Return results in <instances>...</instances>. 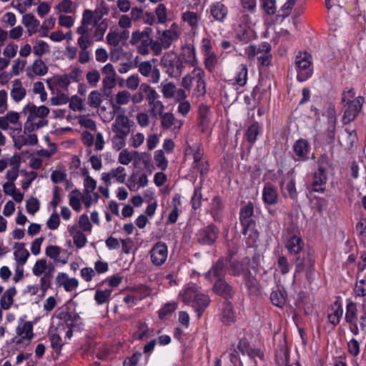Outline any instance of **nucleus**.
Returning a JSON list of instances; mask_svg holds the SVG:
<instances>
[{
	"mask_svg": "<svg viewBox=\"0 0 366 366\" xmlns=\"http://www.w3.org/2000/svg\"><path fill=\"white\" fill-rule=\"evenodd\" d=\"M182 301L191 305L194 311L197 313V317L200 318L208 307L210 299L208 295L202 294L196 285H188L182 294Z\"/></svg>",
	"mask_w": 366,
	"mask_h": 366,
	"instance_id": "f257e3e1",
	"label": "nucleus"
},
{
	"mask_svg": "<svg viewBox=\"0 0 366 366\" xmlns=\"http://www.w3.org/2000/svg\"><path fill=\"white\" fill-rule=\"evenodd\" d=\"M282 239L285 247L291 256H294L305 249L299 227L294 222H291L286 227L282 234Z\"/></svg>",
	"mask_w": 366,
	"mask_h": 366,
	"instance_id": "f03ea898",
	"label": "nucleus"
},
{
	"mask_svg": "<svg viewBox=\"0 0 366 366\" xmlns=\"http://www.w3.org/2000/svg\"><path fill=\"white\" fill-rule=\"evenodd\" d=\"M293 257V262L295 266L294 277H295L297 274L306 271L307 278L308 280L310 279L315 271V258L313 252L310 249L305 248Z\"/></svg>",
	"mask_w": 366,
	"mask_h": 366,
	"instance_id": "7ed1b4c3",
	"label": "nucleus"
},
{
	"mask_svg": "<svg viewBox=\"0 0 366 366\" xmlns=\"http://www.w3.org/2000/svg\"><path fill=\"white\" fill-rule=\"evenodd\" d=\"M160 64L165 73L172 78L180 77L185 68L181 56L174 52L170 51L164 54Z\"/></svg>",
	"mask_w": 366,
	"mask_h": 366,
	"instance_id": "20e7f679",
	"label": "nucleus"
},
{
	"mask_svg": "<svg viewBox=\"0 0 366 366\" xmlns=\"http://www.w3.org/2000/svg\"><path fill=\"white\" fill-rule=\"evenodd\" d=\"M297 79L299 81H305L311 77L313 73L312 57L307 52L300 53L295 58Z\"/></svg>",
	"mask_w": 366,
	"mask_h": 366,
	"instance_id": "39448f33",
	"label": "nucleus"
},
{
	"mask_svg": "<svg viewBox=\"0 0 366 366\" xmlns=\"http://www.w3.org/2000/svg\"><path fill=\"white\" fill-rule=\"evenodd\" d=\"M234 253L229 252L227 254L229 273L234 277H244L250 272V259L244 257L240 259L233 258Z\"/></svg>",
	"mask_w": 366,
	"mask_h": 366,
	"instance_id": "423d86ee",
	"label": "nucleus"
},
{
	"mask_svg": "<svg viewBox=\"0 0 366 366\" xmlns=\"http://www.w3.org/2000/svg\"><path fill=\"white\" fill-rule=\"evenodd\" d=\"M152 33V29L150 27H145L142 31H136L132 34L130 44L132 45L137 46L138 52L142 55L149 54V47L152 43V38L150 37Z\"/></svg>",
	"mask_w": 366,
	"mask_h": 366,
	"instance_id": "0eeeda50",
	"label": "nucleus"
},
{
	"mask_svg": "<svg viewBox=\"0 0 366 366\" xmlns=\"http://www.w3.org/2000/svg\"><path fill=\"white\" fill-rule=\"evenodd\" d=\"M219 235V228L214 224H210L199 229L195 234V239L198 244L202 246L213 245Z\"/></svg>",
	"mask_w": 366,
	"mask_h": 366,
	"instance_id": "6e6552de",
	"label": "nucleus"
},
{
	"mask_svg": "<svg viewBox=\"0 0 366 366\" xmlns=\"http://www.w3.org/2000/svg\"><path fill=\"white\" fill-rule=\"evenodd\" d=\"M95 16L92 11L86 9L83 12L81 25L77 28L76 32L80 35L77 40L78 45L86 46V44H89V38H90L89 28V25H94Z\"/></svg>",
	"mask_w": 366,
	"mask_h": 366,
	"instance_id": "1a4fd4ad",
	"label": "nucleus"
},
{
	"mask_svg": "<svg viewBox=\"0 0 366 366\" xmlns=\"http://www.w3.org/2000/svg\"><path fill=\"white\" fill-rule=\"evenodd\" d=\"M229 272L227 257H222L212 264L209 270L205 274V278L213 281L214 280H224L227 272Z\"/></svg>",
	"mask_w": 366,
	"mask_h": 366,
	"instance_id": "9d476101",
	"label": "nucleus"
},
{
	"mask_svg": "<svg viewBox=\"0 0 366 366\" xmlns=\"http://www.w3.org/2000/svg\"><path fill=\"white\" fill-rule=\"evenodd\" d=\"M363 102L364 98L362 97H357L355 99H348L346 102L347 108L344 112L342 118L344 124H350L357 117L362 109Z\"/></svg>",
	"mask_w": 366,
	"mask_h": 366,
	"instance_id": "9b49d317",
	"label": "nucleus"
},
{
	"mask_svg": "<svg viewBox=\"0 0 366 366\" xmlns=\"http://www.w3.org/2000/svg\"><path fill=\"white\" fill-rule=\"evenodd\" d=\"M149 253L152 264L156 266H161L167 258V246L164 242H158L152 247Z\"/></svg>",
	"mask_w": 366,
	"mask_h": 366,
	"instance_id": "f8f14e48",
	"label": "nucleus"
},
{
	"mask_svg": "<svg viewBox=\"0 0 366 366\" xmlns=\"http://www.w3.org/2000/svg\"><path fill=\"white\" fill-rule=\"evenodd\" d=\"M254 214V205L253 203L249 202L245 205L241 207L239 211V222L242 227L243 234H246L248 228L254 224L252 217Z\"/></svg>",
	"mask_w": 366,
	"mask_h": 366,
	"instance_id": "ddd939ff",
	"label": "nucleus"
},
{
	"mask_svg": "<svg viewBox=\"0 0 366 366\" xmlns=\"http://www.w3.org/2000/svg\"><path fill=\"white\" fill-rule=\"evenodd\" d=\"M23 112L24 114L29 113L28 120L34 121L36 118H44L46 117L49 113V109L47 107L44 105H41L37 107L34 104H27L23 108Z\"/></svg>",
	"mask_w": 366,
	"mask_h": 366,
	"instance_id": "4468645a",
	"label": "nucleus"
},
{
	"mask_svg": "<svg viewBox=\"0 0 366 366\" xmlns=\"http://www.w3.org/2000/svg\"><path fill=\"white\" fill-rule=\"evenodd\" d=\"M159 116L161 117V126L165 129H171L174 132H178L183 124V121L176 119L172 112H163Z\"/></svg>",
	"mask_w": 366,
	"mask_h": 366,
	"instance_id": "2eb2a0df",
	"label": "nucleus"
},
{
	"mask_svg": "<svg viewBox=\"0 0 366 366\" xmlns=\"http://www.w3.org/2000/svg\"><path fill=\"white\" fill-rule=\"evenodd\" d=\"M127 174L125 169L123 167H117L115 169H112L109 172H104L102 174V179L107 184H110L112 179H114L118 183H124Z\"/></svg>",
	"mask_w": 366,
	"mask_h": 366,
	"instance_id": "dca6fc26",
	"label": "nucleus"
},
{
	"mask_svg": "<svg viewBox=\"0 0 366 366\" xmlns=\"http://www.w3.org/2000/svg\"><path fill=\"white\" fill-rule=\"evenodd\" d=\"M209 13L214 20L223 23L228 15V9L222 2L217 1L209 6Z\"/></svg>",
	"mask_w": 366,
	"mask_h": 366,
	"instance_id": "f3484780",
	"label": "nucleus"
},
{
	"mask_svg": "<svg viewBox=\"0 0 366 366\" xmlns=\"http://www.w3.org/2000/svg\"><path fill=\"white\" fill-rule=\"evenodd\" d=\"M213 290L217 295L226 300L231 299L234 294V289L225 280H216L213 285Z\"/></svg>",
	"mask_w": 366,
	"mask_h": 366,
	"instance_id": "a211bd4d",
	"label": "nucleus"
},
{
	"mask_svg": "<svg viewBox=\"0 0 366 366\" xmlns=\"http://www.w3.org/2000/svg\"><path fill=\"white\" fill-rule=\"evenodd\" d=\"M327 177L324 172L316 171L312 175L311 189L312 192L323 193L325 191Z\"/></svg>",
	"mask_w": 366,
	"mask_h": 366,
	"instance_id": "6ab92c4d",
	"label": "nucleus"
},
{
	"mask_svg": "<svg viewBox=\"0 0 366 366\" xmlns=\"http://www.w3.org/2000/svg\"><path fill=\"white\" fill-rule=\"evenodd\" d=\"M193 79L196 82L195 91L198 96H203L206 93L205 74L200 67H194L192 70Z\"/></svg>",
	"mask_w": 366,
	"mask_h": 366,
	"instance_id": "aec40b11",
	"label": "nucleus"
},
{
	"mask_svg": "<svg viewBox=\"0 0 366 366\" xmlns=\"http://www.w3.org/2000/svg\"><path fill=\"white\" fill-rule=\"evenodd\" d=\"M293 151L299 160H307L310 151V146L308 142L304 139L297 140L293 145Z\"/></svg>",
	"mask_w": 366,
	"mask_h": 366,
	"instance_id": "412c9836",
	"label": "nucleus"
},
{
	"mask_svg": "<svg viewBox=\"0 0 366 366\" xmlns=\"http://www.w3.org/2000/svg\"><path fill=\"white\" fill-rule=\"evenodd\" d=\"M177 29V25L173 23L169 29H167L162 32L160 41L164 49H168L171 46L172 42L178 39L179 34Z\"/></svg>",
	"mask_w": 366,
	"mask_h": 366,
	"instance_id": "4be33fe9",
	"label": "nucleus"
},
{
	"mask_svg": "<svg viewBox=\"0 0 366 366\" xmlns=\"http://www.w3.org/2000/svg\"><path fill=\"white\" fill-rule=\"evenodd\" d=\"M243 281L249 295L258 296L260 294L259 285L251 272L243 277Z\"/></svg>",
	"mask_w": 366,
	"mask_h": 366,
	"instance_id": "5701e85b",
	"label": "nucleus"
},
{
	"mask_svg": "<svg viewBox=\"0 0 366 366\" xmlns=\"http://www.w3.org/2000/svg\"><path fill=\"white\" fill-rule=\"evenodd\" d=\"M271 51V45L268 42H262L258 45H249L246 49V53L249 59H253L259 54Z\"/></svg>",
	"mask_w": 366,
	"mask_h": 366,
	"instance_id": "b1692460",
	"label": "nucleus"
},
{
	"mask_svg": "<svg viewBox=\"0 0 366 366\" xmlns=\"http://www.w3.org/2000/svg\"><path fill=\"white\" fill-rule=\"evenodd\" d=\"M331 311L332 312L329 313L327 315L328 321L333 327H335L340 323L342 317L343 310L341 304L338 301H335L331 305Z\"/></svg>",
	"mask_w": 366,
	"mask_h": 366,
	"instance_id": "393cba45",
	"label": "nucleus"
},
{
	"mask_svg": "<svg viewBox=\"0 0 366 366\" xmlns=\"http://www.w3.org/2000/svg\"><path fill=\"white\" fill-rule=\"evenodd\" d=\"M14 248L16 249L14 252L15 260L17 262L18 264L23 266L26 264L30 255L29 252L25 249L24 243L23 242H16Z\"/></svg>",
	"mask_w": 366,
	"mask_h": 366,
	"instance_id": "a878e982",
	"label": "nucleus"
},
{
	"mask_svg": "<svg viewBox=\"0 0 366 366\" xmlns=\"http://www.w3.org/2000/svg\"><path fill=\"white\" fill-rule=\"evenodd\" d=\"M108 26V19H103L101 22H98L97 24L94 23V25L93 26V27H94V31L90 36V39L92 38L93 40L96 41H102Z\"/></svg>",
	"mask_w": 366,
	"mask_h": 366,
	"instance_id": "bb28decb",
	"label": "nucleus"
},
{
	"mask_svg": "<svg viewBox=\"0 0 366 366\" xmlns=\"http://www.w3.org/2000/svg\"><path fill=\"white\" fill-rule=\"evenodd\" d=\"M22 24L27 28L29 36H31L37 31L39 21L35 18L33 14L29 13L23 16Z\"/></svg>",
	"mask_w": 366,
	"mask_h": 366,
	"instance_id": "cd10ccee",
	"label": "nucleus"
},
{
	"mask_svg": "<svg viewBox=\"0 0 366 366\" xmlns=\"http://www.w3.org/2000/svg\"><path fill=\"white\" fill-rule=\"evenodd\" d=\"M16 294V290L11 287L6 290L0 299V305L3 310H9L14 303V297Z\"/></svg>",
	"mask_w": 366,
	"mask_h": 366,
	"instance_id": "c85d7f7f",
	"label": "nucleus"
},
{
	"mask_svg": "<svg viewBox=\"0 0 366 366\" xmlns=\"http://www.w3.org/2000/svg\"><path fill=\"white\" fill-rule=\"evenodd\" d=\"M262 199L268 204H276L278 199L277 190L271 185H265L262 191Z\"/></svg>",
	"mask_w": 366,
	"mask_h": 366,
	"instance_id": "c756f323",
	"label": "nucleus"
},
{
	"mask_svg": "<svg viewBox=\"0 0 366 366\" xmlns=\"http://www.w3.org/2000/svg\"><path fill=\"white\" fill-rule=\"evenodd\" d=\"M235 320V312L231 302H226L222 312V321L224 324L229 325Z\"/></svg>",
	"mask_w": 366,
	"mask_h": 366,
	"instance_id": "7c9ffc66",
	"label": "nucleus"
},
{
	"mask_svg": "<svg viewBox=\"0 0 366 366\" xmlns=\"http://www.w3.org/2000/svg\"><path fill=\"white\" fill-rule=\"evenodd\" d=\"M297 0H287L277 11L275 19L277 21L282 22L285 18L288 17L294 7Z\"/></svg>",
	"mask_w": 366,
	"mask_h": 366,
	"instance_id": "2f4dec72",
	"label": "nucleus"
},
{
	"mask_svg": "<svg viewBox=\"0 0 366 366\" xmlns=\"http://www.w3.org/2000/svg\"><path fill=\"white\" fill-rule=\"evenodd\" d=\"M26 94V89L22 87L21 80L19 79H15L13 83V88L11 91V96L12 99L15 102H19L25 97Z\"/></svg>",
	"mask_w": 366,
	"mask_h": 366,
	"instance_id": "473e14b6",
	"label": "nucleus"
},
{
	"mask_svg": "<svg viewBox=\"0 0 366 366\" xmlns=\"http://www.w3.org/2000/svg\"><path fill=\"white\" fill-rule=\"evenodd\" d=\"M223 209V204L219 196H215L210 204V213L215 221L221 219V212Z\"/></svg>",
	"mask_w": 366,
	"mask_h": 366,
	"instance_id": "72a5a7b5",
	"label": "nucleus"
},
{
	"mask_svg": "<svg viewBox=\"0 0 366 366\" xmlns=\"http://www.w3.org/2000/svg\"><path fill=\"white\" fill-rule=\"evenodd\" d=\"M19 172V169L13 168L7 171L6 178L8 179V182L3 184V191L4 193H9L8 190L9 187H11V189L15 188L14 181L17 179Z\"/></svg>",
	"mask_w": 366,
	"mask_h": 366,
	"instance_id": "f704fd0d",
	"label": "nucleus"
},
{
	"mask_svg": "<svg viewBox=\"0 0 366 366\" xmlns=\"http://www.w3.org/2000/svg\"><path fill=\"white\" fill-rule=\"evenodd\" d=\"M112 291V289H97L94 297L97 304L101 305L108 302L110 300Z\"/></svg>",
	"mask_w": 366,
	"mask_h": 366,
	"instance_id": "c9c22d12",
	"label": "nucleus"
},
{
	"mask_svg": "<svg viewBox=\"0 0 366 366\" xmlns=\"http://www.w3.org/2000/svg\"><path fill=\"white\" fill-rule=\"evenodd\" d=\"M16 334L32 340L34 337L32 322L27 321L24 322L22 325H19L16 328Z\"/></svg>",
	"mask_w": 366,
	"mask_h": 366,
	"instance_id": "e433bc0d",
	"label": "nucleus"
},
{
	"mask_svg": "<svg viewBox=\"0 0 366 366\" xmlns=\"http://www.w3.org/2000/svg\"><path fill=\"white\" fill-rule=\"evenodd\" d=\"M270 300L274 305L282 307L286 302L285 292L280 290H274L270 294Z\"/></svg>",
	"mask_w": 366,
	"mask_h": 366,
	"instance_id": "4c0bfd02",
	"label": "nucleus"
},
{
	"mask_svg": "<svg viewBox=\"0 0 366 366\" xmlns=\"http://www.w3.org/2000/svg\"><path fill=\"white\" fill-rule=\"evenodd\" d=\"M357 320V308L356 303L350 302L347 305L345 320L348 323H353Z\"/></svg>",
	"mask_w": 366,
	"mask_h": 366,
	"instance_id": "58836bf2",
	"label": "nucleus"
},
{
	"mask_svg": "<svg viewBox=\"0 0 366 366\" xmlns=\"http://www.w3.org/2000/svg\"><path fill=\"white\" fill-rule=\"evenodd\" d=\"M247 79V67L244 64H241L239 70L234 79L235 85L243 86L246 84Z\"/></svg>",
	"mask_w": 366,
	"mask_h": 366,
	"instance_id": "ea45409f",
	"label": "nucleus"
},
{
	"mask_svg": "<svg viewBox=\"0 0 366 366\" xmlns=\"http://www.w3.org/2000/svg\"><path fill=\"white\" fill-rule=\"evenodd\" d=\"M139 90L145 94V98L148 103H152L156 99L159 97V94L149 85L147 84H142L139 87Z\"/></svg>",
	"mask_w": 366,
	"mask_h": 366,
	"instance_id": "a19ab883",
	"label": "nucleus"
},
{
	"mask_svg": "<svg viewBox=\"0 0 366 366\" xmlns=\"http://www.w3.org/2000/svg\"><path fill=\"white\" fill-rule=\"evenodd\" d=\"M182 20L187 22L192 28L195 29L198 26L199 15L194 11H187L182 14Z\"/></svg>",
	"mask_w": 366,
	"mask_h": 366,
	"instance_id": "79ce46f5",
	"label": "nucleus"
},
{
	"mask_svg": "<svg viewBox=\"0 0 366 366\" xmlns=\"http://www.w3.org/2000/svg\"><path fill=\"white\" fill-rule=\"evenodd\" d=\"M74 230L75 227L70 229V234L73 235L74 243L78 248H81L86 242V237L82 232Z\"/></svg>",
	"mask_w": 366,
	"mask_h": 366,
	"instance_id": "37998d69",
	"label": "nucleus"
},
{
	"mask_svg": "<svg viewBox=\"0 0 366 366\" xmlns=\"http://www.w3.org/2000/svg\"><path fill=\"white\" fill-rule=\"evenodd\" d=\"M102 102V94L98 91H92L90 92L87 99V104L89 107L97 109Z\"/></svg>",
	"mask_w": 366,
	"mask_h": 366,
	"instance_id": "c03bdc74",
	"label": "nucleus"
},
{
	"mask_svg": "<svg viewBox=\"0 0 366 366\" xmlns=\"http://www.w3.org/2000/svg\"><path fill=\"white\" fill-rule=\"evenodd\" d=\"M60 252H61V249H60V247H59L58 246L49 245L46 248V256H48L51 259H53L54 260V262H62V264H66V260H62L61 261L59 258Z\"/></svg>",
	"mask_w": 366,
	"mask_h": 366,
	"instance_id": "a18cd8bd",
	"label": "nucleus"
},
{
	"mask_svg": "<svg viewBox=\"0 0 366 366\" xmlns=\"http://www.w3.org/2000/svg\"><path fill=\"white\" fill-rule=\"evenodd\" d=\"M204 56V64L205 69L208 71L212 72L214 70V68L218 61V58H217V54L214 52V53L205 55Z\"/></svg>",
	"mask_w": 366,
	"mask_h": 366,
	"instance_id": "49530a36",
	"label": "nucleus"
},
{
	"mask_svg": "<svg viewBox=\"0 0 366 366\" xmlns=\"http://www.w3.org/2000/svg\"><path fill=\"white\" fill-rule=\"evenodd\" d=\"M154 162L157 167L162 171H164L168 165V161L166 159L164 152L161 149L155 152Z\"/></svg>",
	"mask_w": 366,
	"mask_h": 366,
	"instance_id": "de8ad7c7",
	"label": "nucleus"
},
{
	"mask_svg": "<svg viewBox=\"0 0 366 366\" xmlns=\"http://www.w3.org/2000/svg\"><path fill=\"white\" fill-rule=\"evenodd\" d=\"M317 166V171L324 172L326 173L327 170L332 168V163L329 157L326 154H322L318 159Z\"/></svg>",
	"mask_w": 366,
	"mask_h": 366,
	"instance_id": "09e8293b",
	"label": "nucleus"
},
{
	"mask_svg": "<svg viewBox=\"0 0 366 366\" xmlns=\"http://www.w3.org/2000/svg\"><path fill=\"white\" fill-rule=\"evenodd\" d=\"M323 115L327 117L329 124H335L336 112L335 107L332 103L329 102L325 104Z\"/></svg>",
	"mask_w": 366,
	"mask_h": 366,
	"instance_id": "8fccbe9b",
	"label": "nucleus"
},
{
	"mask_svg": "<svg viewBox=\"0 0 366 366\" xmlns=\"http://www.w3.org/2000/svg\"><path fill=\"white\" fill-rule=\"evenodd\" d=\"M150 109V114L152 117H157L158 115L162 114L164 109V105L163 103L158 100V99H156L154 102L152 103H148Z\"/></svg>",
	"mask_w": 366,
	"mask_h": 366,
	"instance_id": "3c124183",
	"label": "nucleus"
},
{
	"mask_svg": "<svg viewBox=\"0 0 366 366\" xmlns=\"http://www.w3.org/2000/svg\"><path fill=\"white\" fill-rule=\"evenodd\" d=\"M177 309V304L174 302H169L165 304L159 311V317L163 320L167 316L172 315Z\"/></svg>",
	"mask_w": 366,
	"mask_h": 366,
	"instance_id": "603ef678",
	"label": "nucleus"
},
{
	"mask_svg": "<svg viewBox=\"0 0 366 366\" xmlns=\"http://www.w3.org/2000/svg\"><path fill=\"white\" fill-rule=\"evenodd\" d=\"M166 6L164 4H159L155 9V15L158 23L164 24L167 21V12Z\"/></svg>",
	"mask_w": 366,
	"mask_h": 366,
	"instance_id": "864d4df0",
	"label": "nucleus"
},
{
	"mask_svg": "<svg viewBox=\"0 0 366 366\" xmlns=\"http://www.w3.org/2000/svg\"><path fill=\"white\" fill-rule=\"evenodd\" d=\"M259 134V124L257 122L252 124L247 129L246 135L248 142L254 143Z\"/></svg>",
	"mask_w": 366,
	"mask_h": 366,
	"instance_id": "5fc2aeb1",
	"label": "nucleus"
},
{
	"mask_svg": "<svg viewBox=\"0 0 366 366\" xmlns=\"http://www.w3.org/2000/svg\"><path fill=\"white\" fill-rule=\"evenodd\" d=\"M262 8L265 13L269 15L277 14V6L275 0H262Z\"/></svg>",
	"mask_w": 366,
	"mask_h": 366,
	"instance_id": "6e6d98bb",
	"label": "nucleus"
},
{
	"mask_svg": "<svg viewBox=\"0 0 366 366\" xmlns=\"http://www.w3.org/2000/svg\"><path fill=\"white\" fill-rule=\"evenodd\" d=\"M162 93L165 98L174 97L176 92V86L172 82L162 83Z\"/></svg>",
	"mask_w": 366,
	"mask_h": 366,
	"instance_id": "4d7b16f0",
	"label": "nucleus"
},
{
	"mask_svg": "<svg viewBox=\"0 0 366 366\" xmlns=\"http://www.w3.org/2000/svg\"><path fill=\"white\" fill-rule=\"evenodd\" d=\"M106 40L109 45L114 46H118L122 41L121 37L119 35V32H117L116 30H112V29H111L107 34Z\"/></svg>",
	"mask_w": 366,
	"mask_h": 366,
	"instance_id": "13d9d810",
	"label": "nucleus"
},
{
	"mask_svg": "<svg viewBox=\"0 0 366 366\" xmlns=\"http://www.w3.org/2000/svg\"><path fill=\"white\" fill-rule=\"evenodd\" d=\"M51 341V346L56 355H59L61 347L63 346L62 340L60 336L57 334H53L49 336Z\"/></svg>",
	"mask_w": 366,
	"mask_h": 366,
	"instance_id": "bf43d9fd",
	"label": "nucleus"
},
{
	"mask_svg": "<svg viewBox=\"0 0 366 366\" xmlns=\"http://www.w3.org/2000/svg\"><path fill=\"white\" fill-rule=\"evenodd\" d=\"M33 71L39 76H44L48 71V67L44 63V61L39 59H36L32 66Z\"/></svg>",
	"mask_w": 366,
	"mask_h": 366,
	"instance_id": "052dcab7",
	"label": "nucleus"
},
{
	"mask_svg": "<svg viewBox=\"0 0 366 366\" xmlns=\"http://www.w3.org/2000/svg\"><path fill=\"white\" fill-rule=\"evenodd\" d=\"M277 267L282 274H286L290 270V264L287 258L284 255H281L278 257Z\"/></svg>",
	"mask_w": 366,
	"mask_h": 366,
	"instance_id": "680f3d73",
	"label": "nucleus"
},
{
	"mask_svg": "<svg viewBox=\"0 0 366 366\" xmlns=\"http://www.w3.org/2000/svg\"><path fill=\"white\" fill-rule=\"evenodd\" d=\"M132 98L130 92L127 90L119 92L115 97V102L119 105L127 104Z\"/></svg>",
	"mask_w": 366,
	"mask_h": 366,
	"instance_id": "e2e57ef3",
	"label": "nucleus"
},
{
	"mask_svg": "<svg viewBox=\"0 0 366 366\" xmlns=\"http://www.w3.org/2000/svg\"><path fill=\"white\" fill-rule=\"evenodd\" d=\"M93 13L95 16L94 23L97 24L98 22H101L102 17L104 15L108 14L109 8L106 6L105 2L102 1L101 3V7L96 9Z\"/></svg>",
	"mask_w": 366,
	"mask_h": 366,
	"instance_id": "0e129e2a",
	"label": "nucleus"
},
{
	"mask_svg": "<svg viewBox=\"0 0 366 366\" xmlns=\"http://www.w3.org/2000/svg\"><path fill=\"white\" fill-rule=\"evenodd\" d=\"M33 50L35 55L41 56L49 51V46L46 42L41 40L34 46Z\"/></svg>",
	"mask_w": 366,
	"mask_h": 366,
	"instance_id": "69168bd1",
	"label": "nucleus"
},
{
	"mask_svg": "<svg viewBox=\"0 0 366 366\" xmlns=\"http://www.w3.org/2000/svg\"><path fill=\"white\" fill-rule=\"evenodd\" d=\"M354 292L357 297H364L366 296V280H360L356 282Z\"/></svg>",
	"mask_w": 366,
	"mask_h": 366,
	"instance_id": "338daca9",
	"label": "nucleus"
},
{
	"mask_svg": "<svg viewBox=\"0 0 366 366\" xmlns=\"http://www.w3.org/2000/svg\"><path fill=\"white\" fill-rule=\"evenodd\" d=\"M142 354L140 352H134L131 357H127L124 361V366H139V361Z\"/></svg>",
	"mask_w": 366,
	"mask_h": 366,
	"instance_id": "774afa93",
	"label": "nucleus"
}]
</instances>
